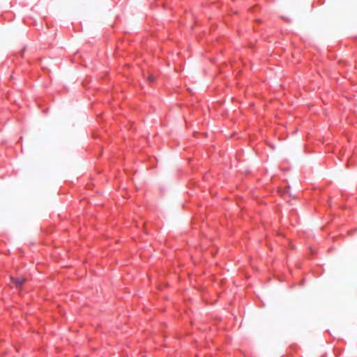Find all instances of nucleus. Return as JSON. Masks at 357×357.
<instances>
[{
  "instance_id": "f03ea898",
  "label": "nucleus",
  "mask_w": 357,
  "mask_h": 357,
  "mask_svg": "<svg viewBox=\"0 0 357 357\" xmlns=\"http://www.w3.org/2000/svg\"><path fill=\"white\" fill-rule=\"evenodd\" d=\"M148 79L149 82H153L155 80V78L153 75H150L149 76Z\"/></svg>"
},
{
  "instance_id": "f257e3e1",
  "label": "nucleus",
  "mask_w": 357,
  "mask_h": 357,
  "mask_svg": "<svg viewBox=\"0 0 357 357\" xmlns=\"http://www.w3.org/2000/svg\"><path fill=\"white\" fill-rule=\"evenodd\" d=\"M10 279L17 288H21L22 284L26 281V279L24 278H13V277H11Z\"/></svg>"
}]
</instances>
